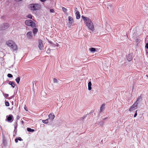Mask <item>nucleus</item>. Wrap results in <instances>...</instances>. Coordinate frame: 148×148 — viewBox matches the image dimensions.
Listing matches in <instances>:
<instances>
[{"label":"nucleus","instance_id":"obj_3","mask_svg":"<svg viewBox=\"0 0 148 148\" xmlns=\"http://www.w3.org/2000/svg\"><path fill=\"white\" fill-rule=\"evenodd\" d=\"M10 47L13 52L17 51L18 49L16 45L13 41L11 40H10Z\"/></svg>","mask_w":148,"mask_h":148},{"label":"nucleus","instance_id":"obj_30","mask_svg":"<svg viewBox=\"0 0 148 148\" xmlns=\"http://www.w3.org/2000/svg\"><path fill=\"white\" fill-rule=\"evenodd\" d=\"M141 99V97L140 96L139 97H138V98L137 99V100L136 101V102H137V101L139 100L140 99Z\"/></svg>","mask_w":148,"mask_h":148},{"label":"nucleus","instance_id":"obj_40","mask_svg":"<svg viewBox=\"0 0 148 148\" xmlns=\"http://www.w3.org/2000/svg\"><path fill=\"white\" fill-rule=\"evenodd\" d=\"M19 116H17V118L18 119H19Z\"/></svg>","mask_w":148,"mask_h":148},{"label":"nucleus","instance_id":"obj_23","mask_svg":"<svg viewBox=\"0 0 148 148\" xmlns=\"http://www.w3.org/2000/svg\"><path fill=\"white\" fill-rule=\"evenodd\" d=\"M27 17L31 19L32 18V16L31 14H29L27 16Z\"/></svg>","mask_w":148,"mask_h":148},{"label":"nucleus","instance_id":"obj_10","mask_svg":"<svg viewBox=\"0 0 148 148\" xmlns=\"http://www.w3.org/2000/svg\"><path fill=\"white\" fill-rule=\"evenodd\" d=\"M27 37L29 39H31L32 38V33L31 32H27Z\"/></svg>","mask_w":148,"mask_h":148},{"label":"nucleus","instance_id":"obj_5","mask_svg":"<svg viewBox=\"0 0 148 148\" xmlns=\"http://www.w3.org/2000/svg\"><path fill=\"white\" fill-rule=\"evenodd\" d=\"M38 47L40 50L43 49L44 48V45L42 43V41L41 40H39L38 41Z\"/></svg>","mask_w":148,"mask_h":148},{"label":"nucleus","instance_id":"obj_42","mask_svg":"<svg viewBox=\"0 0 148 148\" xmlns=\"http://www.w3.org/2000/svg\"><path fill=\"white\" fill-rule=\"evenodd\" d=\"M3 29H1H1H0V30H2Z\"/></svg>","mask_w":148,"mask_h":148},{"label":"nucleus","instance_id":"obj_33","mask_svg":"<svg viewBox=\"0 0 148 148\" xmlns=\"http://www.w3.org/2000/svg\"><path fill=\"white\" fill-rule=\"evenodd\" d=\"M15 142L16 143H17L18 142V140L17 139V138H16L15 139Z\"/></svg>","mask_w":148,"mask_h":148},{"label":"nucleus","instance_id":"obj_31","mask_svg":"<svg viewBox=\"0 0 148 148\" xmlns=\"http://www.w3.org/2000/svg\"><path fill=\"white\" fill-rule=\"evenodd\" d=\"M24 109L27 111H28V110H27V107L25 105V106L24 107Z\"/></svg>","mask_w":148,"mask_h":148},{"label":"nucleus","instance_id":"obj_12","mask_svg":"<svg viewBox=\"0 0 148 148\" xmlns=\"http://www.w3.org/2000/svg\"><path fill=\"white\" fill-rule=\"evenodd\" d=\"M68 19L69 21V23L71 24H72V21H73V18L69 16L68 17Z\"/></svg>","mask_w":148,"mask_h":148},{"label":"nucleus","instance_id":"obj_35","mask_svg":"<svg viewBox=\"0 0 148 148\" xmlns=\"http://www.w3.org/2000/svg\"><path fill=\"white\" fill-rule=\"evenodd\" d=\"M42 2H45V1H46L47 0H40Z\"/></svg>","mask_w":148,"mask_h":148},{"label":"nucleus","instance_id":"obj_26","mask_svg":"<svg viewBox=\"0 0 148 148\" xmlns=\"http://www.w3.org/2000/svg\"><path fill=\"white\" fill-rule=\"evenodd\" d=\"M145 48L146 49H148V43L145 45Z\"/></svg>","mask_w":148,"mask_h":148},{"label":"nucleus","instance_id":"obj_21","mask_svg":"<svg viewBox=\"0 0 148 148\" xmlns=\"http://www.w3.org/2000/svg\"><path fill=\"white\" fill-rule=\"evenodd\" d=\"M20 80V78L19 77H17L15 79V80L18 84L19 83Z\"/></svg>","mask_w":148,"mask_h":148},{"label":"nucleus","instance_id":"obj_20","mask_svg":"<svg viewBox=\"0 0 148 148\" xmlns=\"http://www.w3.org/2000/svg\"><path fill=\"white\" fill-rule=\"evenodd\" d=\"M90 50L91 52H94L95 51L96 49L95 48L92 47L89 49Z\"/></svg>","mask_w":148,"mask_h":148},{"label":"nucleus","instance_id":"obj_2","mask_svg":"<svg viewBox=\"0 0 148 148\" xmlns=\"http://www.w3.org/2000/svg\"><path fill=\"white\" fill-rule=\"evenodd\" d=\"M41 7V5L38 3L31 4L29 5L30 9L33 11L39 10L40 9Z\"/></svg>","mask_w":148,"mask_h":148},{"label":"nucleus","instance_id":"obj_14","mask_svg":"<svg viewBox=\"0 0 148 148\" xmlns=\"http://www.w3.org/2000/svg\"><path fill=\"white\" fill-rule=\"evenodd\" d=\"M49 119H47L45 120H43L42 121V122L45 124H47L49 122Z\"/></svg>","mask_w":148,"mask_h":148},{"label":"nucleus","instance_id":"obj_1","mask_svg":"<svg viewBox=\"0 0 148 148\" xmlns=\"http://www.w3.org/2000/svg\"><path fill=\"white\" fill-rule=\"evenodd\" d=\"M82 18L83 19L85 24L88 29L92 31H93L94 30V27L91 20L88 18L83 16H82Z\"/></svg>","mask_w":148,"mask_h":148},{"label":"nucleus","instance_id":"obj_28","mask_svg":"<svg viewBox=\"0 0 148 148\" xmlns=\"http://www.w3.org/2000/svg\"><path fill=\"white\" fill-rule=\"evenodd\" d=\"M4 96L5 97H8L9 95L8 94H4Z\"/></svg>","mask_w":148,"mask_h":148},{"label":"nucleus","instance_id":"obj_7","mask_svg":"<svg viewBox=\"0 0 148 148\" xmlns=\"http://www.w3.org/2000/svg\"><path fill=\"white\" fill-rule=\"evenodd\" d=\"M48 116V119L50 120V122L53 121L55 117L53 113H50L49 115Z\"/></svg>","mask_w":148,"mask_h":148},{"label":"nucleus","instance_id":"obj_41","mask_svg":"<svg viewBox=\"0 0 148 148\" xmlns=\"http://www.w3.org/2000/svg\"><path fill=\"white\" fill-rule=\"evenodd\" d=\"M12 105H13V101H12Z\"/></svg>","mask_w":148,"mask_h":148},{"label":"nucleus","instance_id":"obj_13","mask_svg":"<svg viewBox=\"0 0 148 148\" xmlns=\"http://www.w3.org/2000/svg\"><path fill=\"white\" fill-rule=\"evenodd\" d=\"M105 104H102V105L100 108V110L101 112H102L104 109L105 108Z\"/></svg>","mask_w":148,"mask_h":148},{"label":"nucleus","instance_id":"obj_19","mask_svg":"<svg viewBox=\"0 0 148 148\" xmlns=\"http://www.w3.org/2000/svg\"><path fill=\"white\" fill-rule=\"evenodd\" d=\"M10 85L13 88H14L15 86V84L14 83L10 82Z\"/></svg>","mask_w":148,"mask_h":148},{"label":"nucleus","instance_id":"obj_27","mask_svg":"<svg viewBox=\"0 0 148 148\" xmlns=\"http://www.w3.org/2000/svg\"><path fill=\"white\" fill-rule=\"evenodd\" d=\"M7 119H5L6 121H9V116H7Z\"/></svg>","mask_w":148,"mask_h":148},{"label":"nucleus","instance_id":"obj_38","mask_svg":"<svg viewBox=\"0 0 148 148\" xmlns=\"http://www.w3.org/2000/svg\"><path fill=\"white\" fill-rule=\"evenodd\" d=\"M7 76H8V77H9V73L8 74Z\"/></svg>","mask_w":148,"mask_h":148},{"label":"nucleus","instance_id":"obj_24","mask_svg":"<svg viewBox=\"0 0 148 148\" xmlns=\"http://www.w3.org/2000/svg\"><path fill=\"white\" fill-rule=\"evenodd\" d=\"M6 101V100H5ZM5 105L6 106H9V103L8 102L5 101Z\"/></svg>","mask_w":148,"mask_h":148},{"label":"nucleus","instance_id":"obj_37","mask_svg":"<svg viewBox=\"0 0 148 148\" xmlns=\"http://www.w3.org/2000/svg\"><path fill=\"white\" fill-rule=\"evenodd\" d=\"M6 44L8 45V46H9V43L8 42V43L7 42L6 43Z\"/></svg>","mask_w":148,"mask_h":148},{"label":"nucleus","instance_id":"obj_36","mask_svg":"<svg viewBox=\"0 0 148 148\" xmlns=\"http://www.w3.org/2000/svg\"><path fill=\"white\" fill-rule=\"evenodd\" d=\"M12 76H13L12 75V74H10V78L12 77Z\"/></svg>","mask_w":148,"mask_h":148},{"label":"nucleus","instance_id":"obj_43","mask_svg":"<svg viewBox=\"0 0 148 148\" xmlns=\"http://www.w3.org/2000/svg\"><path fill=\"white\" fill-rule=\"evenodd\" d=\"M75 9H76L75 11H76L77 10V8H76Z\"/></svg>","mask_w":148,"mask_h":148},{"label":"nucleus","instance_id":"obj_11","mask_svg":"<svg viewBox=\"0 0 148 148\" xmlns=\"http://www.w3.org/2000/svg\"><path fill=\"white\" fill-rule=\"evenodd\" d=\"M91 85L92 83L91 82H89L88 84V89L89 90H90L91 89Z\"/></svg>","mask_w":148,"mask_h":148},{"label":"nucleus","instance_id":"obj_22","mask_svg":"<svg viewBox=\"0 0 148 148\" xmlns=\"http://www.w3.org/2000/svg\"><path fill=\"white\" fill-rule=\"evenodd\" d=\"M62 10L64 12L66 13L67 10V9L66 8H65L64 7H63L62 8Z\"/></svg>","mask_w":148,"mask_h":148},{"label":"nucleus","instance_id":"obj_17","mask_svg":"<svg viewBox=\"0 0 148 148\" xmlns=\"http://www.w3.org/2000/svg\"><path fill=\"white\" fill-rule=\"evenodd\" d=\"M27 131L29 132H33L34 131V130L31 129V128L29 127H28L27 128Z\"/></svg>","mask_w":148,"mask_h":148},{"label":"nucleus","instance_id":"obj_39","mask_svg":"<svg viewBox=\"0 0 148 148\" xmlns=\"http://www.w3.org/2000/svg\"><path fill=\"white\" fill-rule=\"evenodd\" d=\"M13 108V106H12V108L11 109H10V110H12V109Z\"/></svg>","mask_w":148,"mask_h":148},{"label":"nucleus","instance_id":"obj_4","mask_svg":"<svg viewBox=\"0 0 148 148\" xmlns=\"http://www.w3.org/2000/svg\"><path fill=\"white\" fill-rule=\"evenodd\" d=\"M25 24L28 26H30L31 27H36V25L35 23L31 20H27L25 21Z\"/></svg>","mask_w":148,"mask_h":148},{"label":"nucleus","instance_id":"obj_8","mask_svg":"<svg viewBox=\"0 0 148 148\" xmlns=\"http://www.w3.org/2000/svg\"><path fill=\"white\" fill-rule=\"evenodd\" d=\"M127 60L128 61H131L132 59V56L131 54H129L127 56Z\"/></svg>","mask_w":148,"mask_h":148},{"label":"nucleus","instance_id":"obj_9","mask_svg":"<svg viewBox=\"0 0 148 148\" xmlns=\"http://www.w3.org/2000/svg\"><path fill=\"white\" fill-rule=\"evenodd\" d=\"M75 15L76 16V18L77 19H79L80 17V15L79 11H77L75 12Z\"/></svg>","mask_w":148,"mask_h":148},{"label":"nucleus","instance_id":"obj_29","mask_svg":"<svg viewBox=\"0 0 148 148\" xmlns=\"http://www.w3.org/2000/svg\"><path fill=\"white\" fill-rule=\"evenodd\" d=\"M137 110H136V111L135 113V114H134V117H135L137 115Z\"/></svg>","mask_w":148,"mask_h":148},{"label":"nucleus","instance_id":"obj_25","mask_svg":"<svg viewBox=\"0 0 148 148\" xmlns=\"http://www.w3.org/2000/svg\"><path fill=\"white\" fill-rule=\"evenodd\" d=\"M53 82L54 83H57L58 81L56 78H54L53 79Z\"/></svg>","mask_w":148,"mask_h":148},{"label":"nucleus","instance_id":"obj_15","mask_svg":"<svg viewBox=\"0 0 148 148\" xmlns=\"http://www.w3.org/2000/svg\"><path fill=\"white\" fill-rule=\"evenodd\" d=\"M3 144L4 146H5L7 144V141L6 139L4 138H3Z\"/></svg>","mask_w":148,"mask_h":148},{"label":"nucleus","instance_id":"obj_16","mask_svg":"<svg viewBox=\"0 0 148 148\" xmlns=\"http://www.w3.org/2000/svg\"><path fill=\"white\" fill-rule=\"evenodd\" d=\"M38 31V29L36 28H34L33 30V33L34 34H36Z\"/></svg>","mask_w":148,"mask_h":148},{"label":"nucleus","instance_id":"obj_34","mask_svg":"<svg viewBox=\"0 0 148 148\" xmlns=\"http://www.w3.org/2000/svg\"><path fill=\"white\" fill-rule=\"evenodd\" d=\"M17 139H18V140L19 141H21L22 140V139L20 137V138H17Z\"/></svg>","mask_w":148,"mask_h":148},{"label":"nucleus","instance_id":"obj_18","mask_svg":"<svg viewBox=\"0 0 148 148\" xmlns=\"http://www.w3.org/2000/svg\"><path fill=\"white\" fill-rule=\"evenodd\" d=\"M14 120L13 117L12 115H10V122H12Z\"/></svg>","mask_w":148,"mask_h":148},{"label":"nucleus","instance_id":"obj_6","mask_svg":"<svg viewBox=\"0 0 148 148\" xmlns=\"http://www.w3.org/2000/svg\"><path fill=\"white\" fill-rule=\"evenodd\" d=\"M138 104V103L135 102L134 104L131 106L129 109V111H131L133 110H135L137 108V106Z\"/></svg>","mask_w":148,"mask_h":148},{"label":"nucleus","instance_id":"obj_32","mask_svg":"<svg viewBox=\"0 0 148 148\" xmlns=\"http://www.w3.org/2000/svg\"><path fill=\"white\" fill-rule=\"evenodd\" d=\"M50 12H52V13L53 12H54V10L53 9H50Z\"/></svg>","mask_w":148,"mask_h":148}]
</instances>
